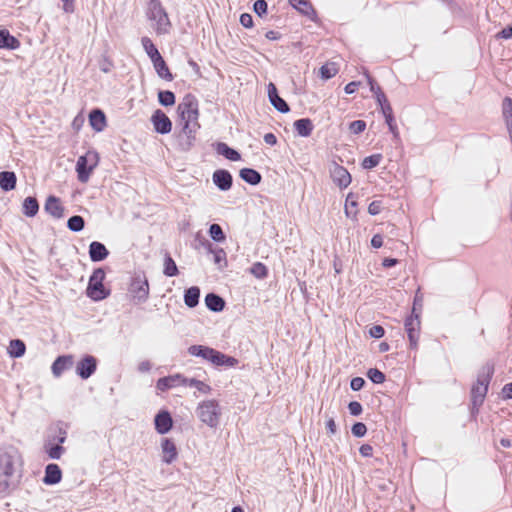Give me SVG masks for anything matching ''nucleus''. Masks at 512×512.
Returning <instances> with one entry per match:
<instances>
[{
  "label": "nucleus",
  "instance_id": "nucleus-1",
  "mask_svg": "<svg viewBox=\"0 0 512 512\" xmlns=\"http://www.w3.org/2000/svg\"><path fill=\"white\" fill-rule=\"evenodd\" d=\"M177 113L182 123L178 145L181 151L187 152L194 146L196 133L200 129L199 104L196 97L192 94L185 95L177 106Z\"/></svg>",
  "mask_w": 512,
  "mask_h": 512
},
{
  "label": "nucleus",
  "instance_id": "nucleus-2",
  "mask_svg": "<svg viewBox=\"0 0 512 512\" xmlns=\"http://www.w3.org/2000/svg\"><path fill=\"white\" fill-rule=\"evenodd\" d=\"M23 460L12 445L0 447V492L14 489L22 477Z\"/></svg>",
  "mask_w": 512,
  "mask_h": 512
},
{
  "label": "nucleus",
  "instance_id": "nucleus-3",
  "mask_svg": "<svg viewBox=\"0 0 512 512\" xmlns=\"http://www.w3.org/2000/svg\"><path fill=\"white\" fill-rule=\"evenodd\" d=\"M493 375V367L486 366L479 372L477 382L471 389V400L473 409L478 411V408L484 402L485 396L488 391V386Z\"/></svg>",
  "mask_w": 512,
  "mask_h": 512
},
{
  "label": "nucleus",
  "instance_id": "nucleus-4",
  "mask_svg": "<svg viewBox=\"0 0 512 512\" xmlns=\"http://www.w3.org/2000/svg\"><path fill=\"white\" fill-rule=\"evenodd\" d=\"M196 415L201 422L210 428H216L219 425L221 417V407L217 400H204L196 408Z\"/></svg>",
  "mask_w": 512,
  "mask_h": 512
},
{
  "label": "nucleus",
  "instance_id": "nucleus-5",
  "mask_svg": "<svg viewBox=\"0 0 512 512\" xmlns=\"http://www.w3.org/2000/svg\"><path fill=\"white\" fill-rule=\"evenodd\" d=\"M99 163V155L94 150L87 151L84 155L80 156L76 163V172L78 180L81 183L88 182L90 175Z\"/></svg>",
  "mask_w": 512,
  "mask_h": 512
},
{
  "label": "nucleus",
  "instance_id": "nucleus-6",
  "mask_svg": "<svg viewBox=\"0 0 512 512\" xmlns=\"http://www.w3.org/2000/svg\"><path fill=\"white\" fill-rule=\"evenodd\" d=\"M105 279V271L102 268H97L93 271L89 278L87 286V296L94 301H101L108 297L109 292L106 291L103 281Z\"/></svg>",
  "mask_w": 512,
  "mask_h": 512
},
{
  "label": "nucleus",
  "instance_id": "nucleus-7",
  "mask_svg": "<svg viewBox=\"0 0 512 512\" xmlns=\"http://www.w3.org/2000/svg\"><path fill=\"white\" fill-rule=\"evenodd\" d=\"M129 293L136 303H145L149 297V283L144 274H136L130 283Z\"/></svg>",
  "mask_w": 512,
  "mask_h": 512
},
{
  "label": "nucleus",
  "instance_id": "nucleus-8",
  "mask_svg": "<svg viewBox=\"0 0 512 512\" xmlns=\"http://www.w3.org/2000/svg\"><path fill=\"white\" fill-rule=\"evenodd\" d=\"M415 306L412 309V313L406 317L404 321L405 331L407 333L410 348L416 349L418 346V340L420 335L421 321L420 315L415 313Z\"/></svg>",
  "mask_w": 512,
  "mask_h": 512
},
{
  "label": "nucleus",
  "instance_id": "nucleus-9",
  "mask_svg": "<svg viewBox=\"0 0 512 512\" xmlns=\"http://www.w3.org/2000/svg\"><path fill=\"white\" fill-rule=\"evenodd\" d=\"M150 18L157 22L159 31H167L170 21L165 9L159 1H151L149 5Z\"/></svg>",
  "mask_w": 512,
  "mask_h": 512
},
{
  "label": "nucleus",
  "instance_id": "nucleus-10",
  "mask_svg": "<svg viewBox=\"0 0 512 512\" xmlns=\"http://www.w3.org/2000/svg\"><path fill=\"white\" fill-rule=\"evenodd\" d=\"M330 176L334 184L337 185L340 189L347 188L352 181L348 170L335 162L330 167Z\"/></svg>",
  "mask_w": 512,
  "mask_h": 512
},
{
  "label": "nucleus",
  "instance_id": "nucleus-11",
  "mask_svg": "<svg viewBox=\"0 0 512 512\" xmlns=\"http://www.w3.org/2000/svg\"><path fill=\"white\" fill-rule=\"evenodd\" d=\"M151 123L153 124L154 130L159 134H168L172 130L170 118L160 109L153 112Z\"/></svg>",
  "mask_w": 512,
  "mask_h": 512
},
{
  "label": "nucleus",
  "instance_id": "nucleus-12",
  "mask_svg": "<svg viewBox=\"0 0 512 512\" xmlns=\"http://www.w3.org/2000/svg\"><path fill=\"white\" fill-rule=\"evenodd\" d=\"M97 369V359L92 355H85L77 363L76 373L82 379L91 377Z\"/></svg>",
  "mask_w": 512,
  "mask_h": 512
},
{
  "label": "nucleus",
  "instance_id": "nucleus-13",
  "mask_svg": "<svg viewBox=\"0 0 512 512\" xmlns=\"http://www.w3.org/2000/svg\"><path fill=\"white\" fill-rule=\"evenodd\" d=\"M268 98L271 105L280 113H288L290 107L288 103L279 96L278 90L274 83L270 82L267 86Z\"/></svg>",
  "mask_w": 512,
  "mask_h": 512
},
{
  "label": "nucleus",
  "instance_id": "nucleus-14",
  "mask_svg": "<svg viewBox=\"0 0 512 512\" xmlns=\"http://www.w3.org/2000/svg\"><path fill=\"white\" fill-rule=\"evenodd\" d=\"M212 180L215 186L221 191H227L232 187L233 177L228 170L218 169L214 171Z\"/></svg>",
  "mask_w": 512,
  "mask_h": 512
},
{
  "label": "nucleus",
  "instance_id": "nucleus-15",
  "mask_svg": "<svg viewBox=\"0 0 512 512\" xmlns=\"http://www.w3.org/2000/svg\"><path fill=\"white\" fill-rule=\"evenodd\" d=\"M154 424L159 434L163 435L168 433L173 426L171 414L167 410H161L156 414Z\"/></svg>",
  "mask_w": 512,
  "mask_h": 512
},
{
  "label": "nucleus",
  "instance_id": "nucleus-16",
  "mask_svg": "<svg viewBox=\"0 0 512 512\" xmlns=\"http://www.w3.org/2000/svg\"><path fill=\"white\" fill-rule=\"evenodd\" d=\"M186 381H188V378L183 377L181 374L170 375L159 378L156 388L160 391H166L179 385H186Z\"/></svg>",
  "mask_w": 512,
  "mask_h": 512
},
{
  "label": "nucleus",
  "instance_id": "nucleus-17",
  "mask_svg": "<svg viewBox=\"0 0 512 512\" xmlns=\"http://www.w3.org/2000/svg\"><path fill=\"white\" fill-rule=\"evenodd\" d=\"M45 211L56 219L64 217V207L60 202V199L56 196L50 195L45 202Z\"/></svg>",
  "mask_w": 512,
  "mask_h": 512
},
{
  "label": "nucleus",
  "instance_id": "nucleus-18",
  "mask_svg": "<svg viewBox=\"0 0 512 512\" xmlns=\"http://www.w3.org/2000/svg\"><path fill=\"white\" fill-rule=\"evenodd\" d=\"M109 255V251L106 246L99 242L93 241L89 245V257L92 262H100L105 260Z\"/></svg>",
  "mask_w": 512,
  "mask_h": 512
},
{
  "label": "nucleus",
  "instance_id": "nucleus-19",
  "mask_svg": "<svg viewBox=\"0 0 512 512\" xmlns=\"http://www.w3.org/2000/svg\"><path fill=\"white\" fill-rule=\"evenodd\" d=\"M73 365V356L62 355L58 356L51 366L52 373L55 377H60L61 374L71 368Z\"/></svg>",
  "mask_w": 512,
  "mask_h": 512
},
{
  "label": "nucleus",
  "instance_id": "nucleus-20",
  "mask_svg": "<svg viewBox=\"0 0 512 512\" xmlns=\"http://www.w3.org/2000/svg\"><path fill=\"white\" fill-rule=\"evenodd\" d=\"M62 479V471L57 464L50 463L45 468L43 482L46 485H55Z\"/></svg>",
  "mask_w": 512,
  "mask_h": 512
},
{
  "label": "nucleus",
  "instance_id": "nucleus-21",
  "mask_svg": "<svg viewBox=\"0 0 512 512\" xmlns=\"http://www.w3.org/2000/svg\"><path fill=\"white\" fill-rule=\"evenodd\" d=\"M161 448L163 452V462L170 464L177 458V448L171 439L164 438L161 443Z\"/></svg>",
  "mask_w": 512,
  "mask_h": 512
},
{
  "label": "nucleus",
  "instance_id": "nucleus-22",
  "mask_svg": "<svg viewBox=\"0 0 512 512\" xmlns=\"http://www.w3.org/2000/svg\"><path fill=\"white\" fill-rule=\"evenodd\" d=\"M89 123L96 132H102L107 125L104 112L100 109H93L89 114Z\"/></svg>",
  "mask_w": 512,
  "mask_h": 512
},
{
  "label": "nucleus",
  "instance_id": "nucleus-23",
  "mask_svg": "<svg viewBox=\"0 0 512 512\" xmlns=\"http://www.w3.org/2000/svg\"><path fill=\"white\" fill-rule=\"evenodd\" d=\"M213 146L217 154L225 157L230 161H239L241 159L240 153L235 149L229 147L224 142H216Z\"/></svg>",
  "mask_w": 512,
  "mask_h": 512
},
{
  "label": "nucleus",
  "instance_id": "nucleus-24",
  "mask_svg": "<svg viewBox=\"0 0 512 512\" xmlns=\"http://www.w3.org/2000/svg\"><path fill=\"white\" fill-rule=\"evenodd\" d=\"M293 127L300 137H309L314 129L310 118H300L293 123Z\"/></svg>",
  "mask_w": 512,
  "mask_h": 512
},
{
  "label": "nucleus",
  "instance_id": "nucleus-25",
  "mask_svg": "<svg viewBox=\"0 0 512 512\" xmlns=\"http://www.w3.org/2000/svg\"><path fill=\"white\" fill-rule=\"evenodd\" d=\"M17 183L16 174L13 171L0 172V188L3 191H11L15 189Z\"/></svg>",
  "mask_w": 512,
  "mask_h": 512
},
{
  "label": "nucleus",
  "instance_id": "nucleus-26",
  "mask_svg": "<svg viewBox=\"0 0 512 512\" xmlns=\"http://www.w3.org/2000/svg\"><path fill=\"white\" fill-rule=\"evenodd\" d=\"M152 63H153V66L160 78L165 79L166 81L173 80V75L170 72V70L162 56L156 57L152 61Z\"/></svg>",
  "mask_w": 512,
  "mask_h": 512
},
{
  "label": "nucleus",
  "instance_id": "nucleus-27",
  "mask_svg": "<svg viewBox=\"0 0 512 512\" xmlns=\"http://www.w3.org/2000/svg\"><path fill=\"white\" fill-rule=\"evenodd\" d=\"M205 304L213 312H221L225 307L224 299L215 293H208L205 296Z\"/></svg>",
  "mask_w": 512,
  "mask_h": 512
},
{
  "label": "nucleus",
  "instance_id": "nucleus-28",
  "mask_svg": "<svg viewBox=\"0 0 512 512\" xmlns=\"http://www.w3.org/2000/svg\"><path fill=\"white\" fill-rule=\"evenodd\" d=\"M240 178L250 185H258L261 180V174L253 168H242L239 172Z\"/></svg>",
  "mask_w": 512,
  "mask_h": 512
},
{
  "label": "nucleus",
  "instance_id": "nucleus-29",
  "mask_svg": "<svg viewBox=\"0 0 512 512\" xmlns=\"http://www.w3.org/2000/svg\"><path fill=\"white\" fill-rule=\"evenodd\" d=\"M200 299V288L192 286L184 292V303L189 308H194L198 305Z\"/></svg>",
  "mask_w": 512,
  "mask_h": 512
},
{
  "label": "nucleus",
  "instance_id": "nucleus-30",
  "mask_svg": "<svg viewBox=\"0 0 512 512\" xmlns=\"http://www.w3.org/2000/svg\"><path fill=\"white\" fill-rule=\"evenodd\" d=\"M211 363L215 366L234 367L238 364V360L232 356L226 355L216 350Z\"/></svg>",
  "mask_w": 512,
  "mask_h": 512
},
{
  "label": "nucleus",
  "instance_id": "nucleus-31",
  "mask_svg": "<svg viewBox=\"0 0 512 512\" xmlns=\"http://www.w3.org/2000/svg\"><path fill=\"white\" fill-rule=\"evenodd\" d=\"M20 42L6 30H0V48L17 49Z\"/></svg>",
  "mask_w": 512,
  "mask_h": 512
},
{
  "label": "nucleus",
  "instance_id": "nucleus-32",
  "mask_svg": "<svg viewBox=\"0 0 512 512\" xmlns=\"http://www.w3.org/2000/svg\"><path fill=\"white\" fill-rule=\"evenodd\" d=\"M23 214L27 217H34L39 211V203L35 197H27L22 204Z\"/></svg>",
  "mask_w": 512,
  "mask_h": 512
},
{
  "label": "nucleus",
  "instance_id": "nucleus-33",
  "mask_svg": "<svg viewBox=\"0 0 512 512\" xmlns=\"http://www.w3.org/2000/svg\"><path fill=\"white\" fill-rule=\"evenodd\" d=\"M25 343L20 339L11 340L8 347V353L11 357L19 358L25 354Z\"/></svg>",
  "mask_w": 512,
  "mask_h": 512
},
{
  "label": "nucleus",
  "instance_id": "nucleus-34",
  "mask_svg": "<svg viewBox=\"0 0 512 512\" xmlns=\"http://www.w3.org/2000/svg\"><path fill=\"white\" fill-rule=\"evenodd\" d=\"M44 449L51 459H60L64 452L62 445L52 443L51 441L45 442Z\"/></svg>",
  "mask_w": 512,
  "mask_h": 512
},
{
  "label": "nucleus",
  "instance_id": "nucleus-35",
  "mask_svg": "<svg viewBox=\"0 0 512 512\" xmlns=\"http://www.w3.org/2000/svg\"><path fill=\"white\" fill-rule=\"evenodd\" d=\"M52 434L48 436L47 441H51L52 443L62 445L67 436L66 430L61 427L60 425H57L55 428L51 430Z\"/></svg>",
  "mask_w": 512,
  "mask_h": 512
},
{
  "label": "nucleus",
  "instance_id": "nucleus-36",
  "mask_svg": "<svg viewBox=\"0 0 512 512\" xmlns=\"http://www.w3.org/2000/svg\"><path fill=\"white\" fill-rule=\"evenodd\" d=\"M503 116L509 133H512V99L505 98L503 102Z\"/></svg>",
  "mask_w": 512,
  "mask_h": 512
},
{
  "label": "nucleus",
  "instance_id": "nucleus-37",
  "mask_svg": "<svg viewBox=\"0 0 512 512\" xmlns=\"http://www.w3.org/2000/svg\"><path fill=\"white\" fill-rule=\"evenodd\" d=\"M141 42H142V46H143L145 52L147 53V55L149 56L151 61H153L156 57L161 56V54L159 53L158 49L153 44V42L151 41L150 38L143 37L141 39Z\"/></svg>",
  "mask_w": 512,
  "mask_h": 512
},
{
  "label": "nucleus",
  "instance_id": "nucleus-38",
  "mask_svg": "<svg viewBox=\"0 0 512 512\" xmlns=\"http://www.w3.org/2000/svg\"><path fill=\"white\" fill-rule=\"evenodd\" d=\"M163 273L167 277H174V276H177L179 273L175 261L171 258V256L169 254H166L165 259H164Z\"/></svg>",
  "mask_w": 512,
  "mask_h": 512
},
{
  "label": "nucleus",
  "instance_id": "nucleus-39",
  "mask_svg": "<svg viewBox=\"0 0 512 512\" xmlns=\"http://www.w3.org/2000/svg\"><path fill=\"white\" fill-rule=\"evenodd\" d=\"M85 220L80 215H74L67 221V227L73 232H80L84 229Z\"/></svg>",
  "mask_w": 512,
  "mask_h": 512
},
{
  "label": "nucleus",
  "instance_id": "nucleus-40",
  "mask_svg": "<svg viewBox=\"0 0 512 512\" xmlns=\"http://www.w3.org/2000/svg\"><path fill=\"white\" fill-rule=\"evenodd\" d=\"M158 101L162 106H172L175 104V94L170 90H161L158 92Z\"/></svg>",
  "mask_w": 512,
  "mask_h": 512
},
{
  "label": "nucleus",
  "instance_id": "nucleus-41",
  "mask_svg": "<svg viewBox=\"0 0 512 512\" xmlns=\"http://www.w3.org/2000/svg\"><path fill=\"white\" fill-rule=\"evenodd\" d=\"M356 207H357V201L354 199V195L352 193H349L346 198V203H345V208H344L346 216L355 218L357 215Z\"/></svg>",
  "mask_w": 512,
  "mask_h": 512
},
{
  "label": "nucleus",
  "instance_id": "nucleus-42",
  "mask_svg": "<svg viewBox=\"0 0 512 512\" xmlns=\"http://www.w3.org/2000/svg\"><path fill=\"white\" fill-rule=\"evenodd\" d=\"M208 251L213 254L215 264L221 266L224 263L226 265V253L223 249L215 248L211 243H208Z\"/></svg>",
  "mask_w": 512,
  "mask_h": 512
},
{
  "label": "nucleus",
  "instance_id": "nucleus-43",
  "mask_svg": "<svg viewBox=\"0 0 512 512\" xmlns=\"http://www.w3.org/2000/svg\"><path fill=\"white\" fill-rule=\"evenodd\" d=\"M338 73L335 63H326L320 68V76L322 79L328 80Z\"/></svg>",
  "mask_w": 512,
  "mask_h": 512
},
{
  "label": "nucleus",
  "instance_id": "nucleus-44",
  "mask_svg": "<svg viewBox=\"0 0 512 512\" xmlns=\"http://www.w3.org/2000/svg\"><path fill=\"white\" fill-rule=\"evenodd\" d=\"M209 235L215 242H223L226 238L222 227L216 223L210 225Z\"/></svg>",
  "mask_w": 512,
  "mask_h": 512
},
{
  "label": "nucleus",
  "instance_id": "nucleus-45",
  "mask_svg": "<svg viewBox=\"0 0 512 512\" xmlns=\"http://www.w3.org/2000/svg\"><path fill=\"white\" fill-rule=\"evenodd\" d=\"M295 8L312 20L316 17V11L307 0L300 2Z\"/></svg>",
  "mask_w": 512,
  "mask_h": 512
},
{
  "label": "nucleus",
  "instance_id": "nucleus-46",
  "mask_svg": "<svg viewBox=\"0 0 512 512\" xmlns=\"http://www.w3.org/2000/svg\"><path fill=\"white\" fill-rule=\"evenodd\" d=\"M367 377L374 384H382L386 379L385 374L377 368H370Z\"/></svg>",
  "mask_w": 512,
  "mask_h": 512
},
{
  "label": "nucleus",
  "instance_id": "nucleus-47",
  "mask_svg": "<svg viewBox=\"0 0 512 512\" xmlns=\"http://www.w3.org/2000/svg\"><path fill=\"white\" fill-rule=\"evenodd\" d=\"M185 386L195 387L199 392L204 394H208L211 392V387L209 385L195 378L188 379V381H186Z\"/></svg>",
  "mask_w": 512,
  "mask_h": 512
},
{
  "label": "nucleus",
  "instance_id": "nucleus-48",
  "mask_svg": "<svg viewBox=\"0 0 512 512\" xmlns=\"http://www.w3.org/2000/svg\"><path fill=\"white\" fill-rule=\"evenodd\" d=\"M250 272L256 278L264 279L267 276V274H268V269H267V267L263 263L256 262L250 268Z\"/></svg>",
  "mask_w": 512,
  "mask_h": 512
},
{
  "label": "nucleus",
  "instance_id": "nucleus-49",
  "mask_svg": "<svg viewBox=\"0 0 512 512\" xmlns=\"http://www.w3.org/2000/svg\"><path fill=\"white\" fill-rule=\"evenodd\" d=\"M382 160L381 154H373L370 156H367L362 161V167L364 169H372L380 164Z\"/></svg>",
  "mask_w": 512,
  "mask_h": 512
},
{
  "label": "nucleus",
  "instance_id": "nucleus-50",
  "mask_svg": "<svg viewBox=\"0 0 512 512\" xmlns=\"http://www.w3.org/2000/svg\"><path fill=\"white\" fill-rule=\"evenodd\" d=\"M253 10L259 17H263L267 14L268 4L265 0H256L253 5Z\"/></svg>",
  "mask_w": 512,
  "mask_h": 512
},
{
  "label": "nucleus",
  "instance_id": "nucleus-51",
  "mask_svg": "<svg viewBox=\"0 0 512 512\" xmlns=\"http://www.w3.org/2000/svg\"><path fill=\"white\" fill-rule=\"evenodd\" d=\"M351 432L355 437H363L367 433V427L362 422H356L353 424L351 428Z\"/></svg>",
  "mask_w": 512,
  "mask_h": 512
},
{
  "label": "nucleus",
  "instance_id": "nucleus-52",
  "mask_svg": "<svg viewBox=\"0 0 512 512\" xmlns=\"http://www.w3.org/2000/svg\"><path fill=\"white\" fill-rule=\"evenodd\" d=\"M350 131L353 134H360L362 133L366 128V122L363 120H355L350 123Z\"/></svg>",
  "mask_w": 512,
  "mask_h": 512
},
{
  "label": "nucleus",
  "instance_id": "nucleus-53",
  "mask_svg": "<svg viewBox=\"0 0 512 512\" xmlns=\"http://www.w3.org/2000/svg\"><path fill=\"white\" fill-rule=\"evenodd\" d=\"M385 330L381 325H374L369 329V335L372 338L380 339L384 336Z\"/></svg>",
  "mask_w": 512,
  "mask_h": 512
},
{
  "label": "nucleus",
  "instance_id": "nucleus-54",
  "mask_svg": "<svg viewBox=\"0 0 512 512\" xmlns=\"http://www.w3.org/2000/svg\"><path fill=\"white\" fill-rule=\"evenodd\" d=\"M348 410L350 412L351 415L353 416H358L362 413V405L360 402L358 401H351L349 404H348Z\"/></svg>",
  "mask_w": 512,
  "mask_h": 512
},
{
  "label": "nucleus",
  "instance_id": "nucleus-55",
  "mask_svg": "<svg viewBox=\"0 0 512 512\" xmlns=\"http://www.w3.org/2000/svg\"><path fill=\"white\" fill-rule=\"evenodd\" d=\"M382 210V203L381 201H372L368 206V213L370 215H378Z\"/></svg>",
  "mask_w": 512,
  "mask_h": 512
},
{
  "label": "nucleus",
  "instance_id": "nucleus-56",
  "mask_svg": "<svg viewBox=\"0 0 512 512\" xmlns=\"http://www.w3.org/2000/svg\"><path fill=\"white\" fill-rule=\"evenodd\" d=\"M365 385V380L362 377H354L350 382V387L353 391L361 390Z\"/></svg>",
  "mask_w": 512,
  "mask_h": 512
},
{
  "label": "nucleus",
  "instance_id": "nucleus-57",
  "mask_svg": "<svg viewBox=\"0 0 512 512\" xmlns=\"http://www.w3.org/2000/svg\"><path fill=\"white\" fill-rule=\"evenodd\" d=\"M240 23L245 28H252L253 27V18L251 16V14H249V13L241 14Z\"/></svg>",
  "mask_w": 512,
  "mask_h": 512
},
{
  "label": "nucleus",
  "instance_id": "nucleus-58",
  "mask_svg": "<svg viewBox=\"0 0 512 512\" xmlns=\"http://www.w3.org/2000/svg\"><path fill=\"white\" fill-rule=\"evenodd\" d=\"M204 349V345H192L188 348V353L192 356L202 357Z\"/></svg>",
  "mask_w": 512,
  "mask_h": 512
},
{
  "label": "nucleus",
  "instance_id": "nucleus-59",
  "mask_svg": "<svg viewBox=\"0 0 512 512\" xmlns=\"http://www.w3.org/2000/svg\"><path fill=\"white\" fill-rule=\"evenodd\" d=\"M512 37V26H506L500 32L496 34V38L510 39Z\"/></svg>",
  "mask_w": 512,
  "mask_h": 512
},
{
  "label": "nucleus",
  "instance_id": "nucleus-60",
  "mask_svg": "<svg viewBox=\"0 0 512 512\" xmlns=\"http://www.w3.org/2000/svg\"><path fill=\"white\" fill-rule=\"evenodd\" d=\"M375 98L380 107L383 106L384 104L389 103L381 87H377V94L375 95Z\"/></svg>",
  "mask_w": 512,
  "mask_h": 512
},
{
  "label": "nucleus",
  "instance_id": "nucleus-61",
  "mask_svg": "<svg viewBox=\"0 0 512 512\" xmlns=\"http://www.w3.org/2000/svg\"><path fill=\"white\" fill-rule=\"evenodd\" d=\"M359 453L363 457H371L373 454V447L370 444H363L359 448Z\"/></svg>",
  "mask_w": 512,
  "mask_h": 512
},
{
  "label": "nucleus",
  "instance_id": "nucleus-62",
  "mask_svg": "<svg viewBox=\"0 0 512 512\" xmlns=\"http://www.w3.org/2000/svg\"><path fill=\"white\" fill-rule=\"evenodd\" d=\"M385 122L388 125L389 130L394 135V137H398L399 133H398L397 125L395 124L394 116L391 117V120H389V118H386Z\"/></svg>",
  "mask_w": 512,
  "mask_h": 512
},
{
  "label": "nucleus",
  "instance_id": "nucleus-63",
  "mask_svg": "<svg viewBox=\"0 0 512 512\" xmlns=\"http://www.w3.org/2000/svg\"><path fill=\"white\" fill-rule=\"evenodd\" d=\"M215 352H216L215 349H213L211 347H208V346H205V349L203 351V354H202L201 358H203V359H205V360H207L209 362H212Z\"/></svg>",
  "mask_w": 512,
  "mask_h": 512
},
{
  "label": "nucleus",
  "instance_id": "nucleus-64",
  "mask_svg": "<svg viewBox=\"0 0 512 512\" xmlns=\"http://www.w3.org/2000/svg\"><path fill=\"white\" fill-rule=\"evenodd\" d=\"M502 394L503 398L512 399V382L504 385Z\"/></svg>",
  "mask_w": 512,
  "mask_h": 512
}]
</instances>
